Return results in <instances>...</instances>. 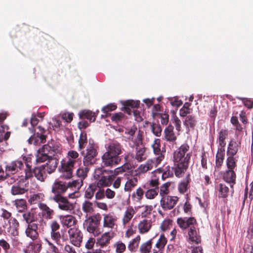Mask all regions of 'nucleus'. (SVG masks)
Wrapping results in <instances>:
<instances>
[{
  "mask_svg": "<svg viewBox=\"0 0 253 253\" xmlns=\"http://www.w3.org/2000/svg\"><path fill=\"white\" fill-rule=\"evenodd\" d=\"M62 152L61 145L59 142L52 139L47 140V143L39 148L36 155L37 162L47 161L45 164L42 165L48 173H51L56 169L58 160L54 157L56 154Z\"/></svg>",
  "mask_w": 253,
  "mask_h": 253,
  "instance_id": "f257e3e1",
  "label": "nucleus"
},
{
  "mask_svg": "<svg viewBox=\"0 0 253 253\" xmlns=\"http://www.w3.org/2000/svg\"><path fill=\"white\" fill-rule=\"evenodd\" d=\"M106 152L102 156L103 167H112L120 164L122 160L120 155L124 151L123 145L116 140H112L105 145Z\"/></svg>",
  "mask_w": 253,
  "mask_h": 253,
  "instance_id": "f03ea898",
  "label": "nucleus"
},
{
  "mask_svg": "<svg viewBox=\"0 0 253 253\" xmlns=\"http://www.w3.org/2000/svg\"><path fill=\"white\" fill-rule=\"evenodd\" d=\"M40 121L37 116L33 114L30 119V123L32 127L29 128L30 131L33 133L28 139L29 144H33L34 145L39 146L41 144L44 143L47 140L50 139L48 138V131L43 127L39 126L37 127L38 131H36L34 126H36Z\"/></svg>",
  "mask_w": 253,
  "mask_h": 253,
  "instance_id": "7ed1b4c3",
  "label": "nucleus"
},
{
  "mask_svg": "<svg viewBox=\"0 0 253 253\" xmlns=\"http://www.w3.org/2000/svg\"><path fill=\"white\" fill-rule=\"evenodd\" d=\"M101 219V216L98 213L88 216L84 222V227L94 236H97L102 232L100 228Z\"/></svg>",
  "mask_w": 253,
  "mask_h": 253,
  "instance_id": "20e7f679",
  "label": "nucleus"
},
{
  "mask_svg": "<svg viewBox=\"0 0 253 253\" xmlns=\"http://www.w3.org/2000/svg\"><path fill=\"white\" fill-rule=\"evenodd\" d=\"M23 217L27 223V227L25 230V233L27 237L32 240L36 239L39 237L38 232V224L34 223L36 220L34 213L33 212H26L23 213Z\"/></svg>",
  "mask_w": 253,
  "mask_h": 253,
  "instance_id": "39448f33",
  "label": "nucleus"
},
{
  "mask_svg": "<svg viewBox=\"0 0 253 253\" xmlns=\"http://www.w3.org/2000/svg\"><path fill=\"white\" fill-rule=\"evenodd\" d=\"M94 177L98 180L95 183L96 186L98 188L109 186L113 180V175H111L108 170H104L103 168H98L95 169Z\"/></svg>",
  "mask_w": 253,
  "mask_h": 253,
  "instance_id": "423d86ee",
  "label": "nucleus"
},
{
  "mask_svg": "<svg viewBox=\"0 0 253 253\" xmlns=\"http://www.w3.org/2000/svg\"><path fill=\"white\" fill-rule=\"evenodd\" d=\"M51 192L53 196L49 198V200L59 203L58 208L63 210V182L58 178L55 180L52 186Z\"/></svg>",
  "mask_w": 253,
  "mask_h": 253,
  "instance_id": "0eeeda50",
  "label": "nucleus"
},
{
  "mask_svg": "<svg viewBox=\"0 0 253 253\" xmlns=\"http://www.w3.org/2000/svg\"><path fill=\"white\" fill-rule=\"evenodd\" d=\"M192 156V151L190 150L189 146L184 143L174 151L173 159L174 163H181L189 164Z\"/></svg>",
  "mask_w": 253,
  "mask_h": 253,
  "instance_id": "6e6552de",
  "label": "nucleus"
},
{
  "mask_svg": "<svg viewBox=\"0 0 253 253\" xmlns=\"http://www.w3.org/2000/svg\"><path fill=\"white\" fill-rule=\"evenodd\" d=\"M67 229V232L64 233V241H69L74 246L80 247L83 240L81 231L77 227Z\"/></svg>",
  "mask_w": 253,
  "mask_h": 253,
  "instance_id": "1a4fd4ad",
  "label": "nucleus"
},
{
  "mask_svg": "<svg viewBox=\"0 0 253 253\" xmlns=\"http://www.w3.org/2000/svg\"><path fill=\"white\" fill-rule=\"evenodd\" d=\"M78 156V153L75 151L68 152V161L66 164L64 163V179H70L72 177L74 166Z\"/></svg>",
  "mask_w": 253,
  "mask_h": 253,
  "instance_id": "9d476101",
  "label": "nucleus"
},
{
  "mask_svg": "<svg viewBox=\"0 0 253 253\" xmlns=\"http://www.w3.org/2000/svg\"><path fill=\"white\" fill-rule=\"evenodd\" d=\"M97 154L96 146L94 144L89 142V144L86 149V153L84 157L83 164L84 166H88L95 163V157Z\"/></svg>",
  "mask_w": 253,
  "mask_h": 253,
  "instance_id": "9b49d317",
  "label": "nucleus"
},
{
  "mask_svg": "<svg viewBox=\"0 0 253 253\" xmlns=\"http://www.w3.org/2000/svg\"><path fill=\"white\" fill-rule=\"evenodd\" d=\"M178 200V198L177 196H167L161 198L160 205L164 210H170L174 208Z\"/></svg>",
  "mask_w": 253,
  "mask_h": 253,
  "instance_id": "f8f14e48",
  "label": "nucleus"
},
{
  "mask_svg": "<svg viewBox=\"0 0 253 253\" xmlns=\"http://www.w3.org/2000/svg\"><path fill=\"white\" fill-rule=\"evenodd\" d=\"M83 185L81 180L78 179L73 180L68 182H64V193H67L68 189H72L74 192L72 193H68V196L70 198L73 199L75 197V193Z\"/></svg>",
  "mask_w": 253,
  "mask_h": 253,
  "instance_id": "ddd939ff",
  "label": "nucleus"
},
{
  "mask_svg": "<svg viewBox=\"0 0 253 253\" xmlns=\"http://www.w3.org/2000/svg\"><path fill=\"white\" fill-rule=\"evenodd\" d=\"M160 141V139H155L153 143L152 144L154 154L156 156L153 160L156 161V164H160L165 157V151L161 150Z\"/></svg>",
  "mask_w": 253,
  "mask_h": 253,
  "instance_id": "4468645a",
  "label": "nucleus"
},
{
  "mask_svg": "<svg viewBox=\"0 0 253 253\" xmlns=\"http://www.w3.org/2000/svg\"><path fill=\"white\" fill-rule=\"evenodd\" d=\"M177 223L182 229H186L188 228L190 229L196 224V220L193 217H179L177 219Z\"/></svg>",
  "mask_w": 253,
  "mask_h": 253,
  "instance_id": "2eb2a0df",
  "label": "nucleus"
},
{
  "mask_svg": "<svg viewBox=\"0 0 253 253\" xmlns=\"http://www.w3.org/2000/svg\"><path fill=\"white\" fill-rule=\"evenodd\" d=\"M127 141L129 147L132 148L141 146L143 143V132L138 130L136 135L129 138Z\"/></svg>",
  "mask_w": 253,
  "mask_h": 253,
  "instance_id": "dca6fc26",
  "label": "nucleus"
},
{
  "mask_svg": "<svg viewBox=\"0 0 253 253\" xmlns=\"http://www.w3.org/2000/svg\"><path fill=\"white\" fill-rule=\"evenodd\" d=\"M115 236V233L112 230L105 232L97 240V244L101 247L107 246L110 240Z\"/></svg>",
  "mask_w": 253,
  "mask_h": 253,
  "instance_id": "f3484780",
  "label": "nucleus"
},
{
  "mask_svg": "<svg viewBox=\"0 0 253 253\" xmlns=\"http://www.w3.org/2000/svg\"><path fill=\"white\" fill-rule=\"evenodd\" d=\"M9 226L7 228V232L12 236H16L18 235V228L19 224L17 220L11 217L8 220Z\"/></svg>",
  "mask_w": 253,
  "mask_h": 253,
  "instance_id": "a211bd4d",
  "label": "nucleus"
},
{
  "mask_svg": "<svg viewBox=\"0 0 253 253\" xmlns=\"http://www.w3.org/2000/svg\"><path fill=\"white\" fill-rule=\"evenodd\" d=\"M103 216V227L113 229L116 226L117 217L111 214H104Z\"/></svg>",
  "mask_w": 253,
  "mask_h": 253,
  "instance_id": "6ab92c4d",
  "label": "nucleus"
},
{
  "mask_svg": "<svg viewBox=\"0 0 253 253\" xmlns=\"http://www.w3.org/2000/svg\"><path fill=\"white\" fill-rule=\"evenodd\" d=\"M23 166V163L21 161L12 162L9 165L6 166V173H7V172H10L11 174H14L18 171V169H21Z\"/></svg>",
  "mask_w": 253,
  "mask_h": 253,
  "instance_id": "aec40b11",
  "label": "nucleus"
},
{
  "mask_svg": "<svg viewBox=\"0 0 253 253\" xmlns=\"http://www.w3.org/2000/svg\"><path fill=\"white\" fill-rule=\"evenodd\" d=\"M236 174L234 170H226L223 174V180L230 184L232 188L235 183Z\"/></svg>",
  "mask_w": 253,
  "mask_h": 253,
  "instance_id": "412c9836",
  "label": "nucleus"
},
{
  "mask_svg": "<svg viewBox=\"0 0 253 253\" xmlns=\"http://www.w3.org/2000/svg\"><path fill=\"white\" fill-rule=\"evenodd\" d=\"M135 148V159L139 162L145 160L147 157L146 148L144 146L136 147Z\"/></svg>",
  "mask_w": 253,
  "mask_h": 253,
  "instance_id": "4be33fe9",
  "label": "nucleus"
},
{
  "mask_svg": "<svg viewBox=\"0 0 253 253\" xmlns=\"http://www.w3.org/2000/svg\"><path fill=\"white\" fill-rule=\"evenodd\" d=\"M159 164H156V161L153 159L148 160L145 163L140 165L138 168L139 172L144 173L151 170L154 166L156 167Z\"/></svg>",
  "mask_w": 253,
  "mask_h": 253,
  "instance_id": "5701e85b",
  "label": "nucleus"
},
{
  "mask_svg": "<svg viewBox=\"0 0 253 253\" xmlns=\"http://www.w3.org/2000/svg\"><path fill=\"white\" fill-rule=\"evenodd\" d=\"M152 222L151 219H144L138 224L139 232L141 234L148 232L152 226Z\"/></svg>",
  "mask_w": 253,
  "mask_h": 253,
  "instance_id": "b1692460",
  "label": "nucleus"
},
{
  "mask_svg": "<svg viewBox=\"0 0 253 253\" xmlns=\"http://www.w3.org/2000/svg\"><path fill=\"white\" fill-rule=\"evenodd\" d=\"M240 145V143L233 139L231 140L228 145L227 151V155L229 156H235L238 151Z\"/></svg>",
  "mask_w": 253,
  "mask_h": 253,
  "instance_id": "393cba45",
  "label": "nucleus"
},
{
  "mask_svg": "<svg viewBox=\"0 0 253 253\" xmlns=\"http://www.w3.org/2000/svg\"><path fill=\"white\" fill-rule=\"evenodd\" d=\"M188 236L189 241L196 244H199L201 242V237L199 233L197 231L195 226L191 227L188 231Z\"/></svg>",
  "mask_w": 253,
  "mask_h": 253,
  "instance_id": "a878e982",
  "label": "nucleus"
},
{
  "mask_svg": "<svg viewBox=\"0 0 253 253\" xmlns=\"http://www.w3.org/2000/svg\"><path fill=\"white\" fill-rule=\"evenodd\" d=\"M174 127L169 125L164 130L165 138L168 141L173 142L176 139V136L173 131Z\"/></svg>",
  "mask_w": 253,
  "mask_h": 253,
  "instance_id": "bb28decb",
  "label": "nucleus"
},
{
  "mask_svg": "<svg viewBox=\"0 0 253 253\" xmlns=\"http://www.w3.org/2000/svg\"><path fill=\"white\" fill-rule=\"evenodd\" d=\"M76 221L75 217L73 216L64 214V233L67 232V229L76 227Z\"/></svg>",
  "mask_w": 253,
  "mask_h": 253,
  "instance_id": "cd10ccee",
  "label": "nucleus"
},
{
  "mask_svg": "<svg viewBox=\"0 0 253 253\" xmlns=\"http://www.w3.org/2000/svg\"><path fill=\"white\" fill-rule=\"evenodd\" d=\"M137 183L138 178L137 177H127L125 185L124 190L126 192H130L137 185Z\"/></svg>",
  "mask_w": 253,
  "mask_h": 253,
  "instance_id": "c85d7f7f",
  "label": "nucleus"
},
{
  "mask_svg": "<svg viewBox=\"0 0 253 253\" xmlns=\"http://www.w3.org/2000/svg\"><path fill=\"white\" fill-rule=\"evenodd\" d=\"M46 171L45 169H43V168H42V165L39 167H35L33 169V173L35 177L41 181H43L46 178Z\"/></svg>",
  "mask_w": 253,
  "mask_h": 253,
  "instance_id": "c756f323",
  "label": "nucleus"
},
{
  "mask_svg": "<svg viewBox=\"0 0 253 253\" xmlns=\"http://www.w3.org/2000/svg\"><path fill=\"white\" fill-rule=\"evenodd\" d=\"M79 118L82 120L86 119L90 122H94L95 120V114L88 110L81 111L79 113Z\"/></svg>",
  "mask_w": 253,
  "mask_h": 253,
  "instance_id": "7c9ffc66",
  "label": "nucleus"
},
{
  "mask_svg": "<svg viewBox=\"0 0 253 253\" xmlns=\"http://www.w3.org/2000/svg\"><path fill=\"white\" fill-rule=\"evenodd\" d=\"M190 174H188L186 177L184 178L178 184V189L180 193L183 194L185 193L189 186L190 182Z\"/></svg>",
  "mask_w": 253,
  "mask_h": 253,
  "instance_id": "2f4dec72",
  "label": "nucleus"
},
{
  "mask_svg": "<svg viewBox=\"0 0 253 253\" xmlns=\"http://www.w3.org/2000/svg\"><path fill=\"white\" fill-rule=\"evenodd\" d=\"M176 166L175 169V174L177 177H181L182 174L186 170L188 167L189 164L175 163Z\"/></svg>",
  "mask_w": 253,
  "mask_h": 253,
  "instance_id": "473e14b6",
  "label": "nucleus"
},
{
  "mask_svg": "<svg viewBox=\"0 0 253 253\" xmlns=\"http://www.w3.org/2000/svg\"><path fill=\"white\" fill-rule=\"evenodd\" d=\"M228 134V132L227 129H222L219 132L217 140L219 146L220 147V148L224 149L226 144L225 139L227 138Z\"/></svg>",
  "mask_w": 253,
  "mask_h": 253,
  "instance_id": "72a5a7b5",
  "label": "nucleus"
},
{
  "mask_svg": "<svg viewBox=\"0 0 253 253\" xmlns=\"http://www.w3.org/2000/svg\"><path fill=\"white\" fill-rule=\"evenodd\" d=\"M39 208L42 210L41 214L42 216H45L46 218L50 219L51 218V215L53 213V210L49 209L48 207L45 204L40 203ZM39 215H41V212L39 213Z\"/></svg>",
  "mask_w": 253,
  "mask_h": 253,
  "instance_id": "f704fd0d",
  "label": "nucleus"
},
{
  "mask_svg": "<svg viewBox=\"0 0 253 253\" xmlns=\"http://www.w3.org/2000/svg\"><path fill=\"white\" fill-rule=\"evenodd\" d=\"M135 211L132 207L127 208L123 218V223L124 225H126L130 221L135 214Z\"/></svg>",
  "mask_w": 253,
  "mask_h": 253,
  "instance_id": "c9c22d12",
  "label": "nucleus"
},
{
  "mask_svg": "<svg viewBox=\"0 0 253 253\" xmlns=\"http://www.w3.org/2000/svg\"><path fill=\"white\" fill-rule=\"evenodd\" d=\"M63 120V114H60L58 116L55 117L52 119V122L49 124L55 131H58L60 130V126H61L62 121Z\"/></svg>",
  "mask_w": 253,
  "mask_h": 253,
  "instance_id": "e433bc0d",
  "label": "nucleus"
},
{
  "mask_svg": "<svg viewBox=\"0 0 253 253\" xmlns=\"http://www.w3.org/2000/svg\"><path fill=\"white\" fill-rule=\"evenodd\" d=\"M224 149L218 148V151L216 155L215 168L219 169L222 166L225 155Z\"/></svg>",
  "mask_w": 253,
  "mask_h": 253,
  "instance_id": "4c0bfd02",
  "label": "nucleus"
},
{
  "mask_svg": "<svg viewBox=\"0 0 253 253\" xmlns=\"http://www.w3.org/2000/svg\"><path fill=\"white\" fill-rule=\"evenodd\" d=\"M97 188L95 183L90 184L85 191L84 198L87 199H91L93 197L94 192L97 190Z\"/></svg>",
  "mask_w": 253,
  "mask_h": 253,
  "instance_id": "58836bf2",
  "label": "nucleus"
},
{
  "mask_svg": "<svg viewBox=\"0 0 253 253\" xmlns=\"http://www.w3.org/2000/svg\"><path fill=\"white\" fill-rule=\"evenodd\" d=\"M82 210L86 213V217H88V214L91 213L94 211L93 203L88 200H85L82 204Z\"/></svg>",
  "mask_w": 253,
  "mask_h": 253,
  "instance_id": "ea45409f",
  "label": "nucleus"
},
{
  "mask_svg": "<svg viewBox=\"0 0 253 253\" xmlns=\"http://www.w3.org/2000/svg\"><path fill=\"white\" fill-rule=\"evenodd\" d=\"M88 166H84L79 168L77 170V175L78 177V180H81L83 182V180L87 176V173L89 171Z\"/></svg>",
  "mask_w": 253,
  "mask_h": 253,
  "instance_id": "a19ab883",
  "label": "nucleus"
},
{
  "mask_svg": "<svg viewBox=\"0 0 253 253\" xmlns=\"http://www.w3.org/2000/svg\"><path fill=\"white\" fill-rule=\"evenodd\" d=\"M138 131V130H137V127L134 126H133L130 127L126 128L125 130V134L126 135L125 138L126 139V141H128L129 138L130 139V138L136 135Z\"/></svg>",
  "mask_w": 253,
  "mask_h": 253,
  "instance_id": "79ce46f5",
  "label": "nucleus"
},
{
  "mask_svg": "<svg viewBox=\"0 0 253 253\" xmlns=\"http://www.w3.org/2000/svg\"><path fill=\"white\" fill-rule=\"evenodd\" d=\"M38 237L35 240H32L33 242H30L29 246L31 247V249L35 253H39L42 249V244L40 240H38Z\"/></svg>",
  "mask_w": 253,
  "mask_h": 253,
  "instance_id": "37998d69",
  "label": "nucleus"
},
{
  "mask_svg": "<svg viewBox=\"0 0 253 253\" xmlns=\"http://www.w3.org/2000/svg\"><path fill=\"white\" fill-rule=\"evenodd\" d=\"M237 158L235 156H229L226 160V166L228 170H234L236 169L237 162Z\"/></svg>",
  "mask_w": 253,
  "mask_h": 253,
  "instance_id": "c03bdc74",
  "label": "nucleus"
},
{
  "mask_svg": "<svg viewBox=\"0 0 253 253\" xmlns=\"http://www.w3.org/2000/svg\"><path fill=\"white\" fill-rule=\"evenodd\" d=\"M219 197L226 198L228 196L229 188L224 183H220L217 187Z\"/></svg>",
  "mask_w": 253,
  "mask_h": 253,
  "instance_id": "a18cd8bd",
  "label": "nucleus"
},
{
  "mask_svg": "<svg viewBox=\"0 0 253 253\" xmlns=\"http://www.w3.org/2000/svg\"><path fill=\"white\" fill-rule=\"evenodd\" d=\"M159 188L155 187L148 189L145 193V196L148 199H153L159 193Z\"/></svg>",
  "mask_w": 253,
  "mask_h": 253,
  "instance_id": "49530a36",
  "label": "nucleus"
},
{
  "mask_svg": "<svg viewBox=\"0 0 253 253\" xmlns=\"http://www.w3.org/2000/svg\"><path fill=\"white\" fill-rule=\"evenodd\" d=\"M139 105V101H134L132 100H129L126 102L125 104V107L126 111L128 112V114L130 113L131 108H137Z\"/></svg>",
  "mask_w": 253,
  "mask_h": 253,
  "instance_id": "de8ad7c7",
  "label": "nucleus"
},
{
  "mask_svg": "<svg viewBox=\"0 0 253 253\" xmlns=\"http://www.w3.org/2000/svg\"><path fill=\"white\" fill-rule=\"evenodd\" d=\"M26 190L20 187L17 183L13 185L11 189V193L13 195H21L25 193Z\"/></svg>",
  "mask_w": 253,
  "mask_h": 253,
  "instance_id": "09e8293b",
  "label": "nucleus"
},
{
  "mask_svg": "<svg viewBox=\"0 0 253 253\" xmlns=\"http://www.w3.org/2000/svg\"><path fill=\"white\" fill-rule=\"evenodd\" d=\"M64 133L67 141L70 148H73L74 146V136L73 133L69 129L64 130Z\"/></svg>",
  "mask_w": 253,
  "mask_h": 253,
  "instance_id": "8fccbe9b",
  "label": "nucleus"
},
{
  "mask_svg": "<svg viewBox=\"0 0 253 253\" xmlns=\"http://www.w3.org/2000/svg\"><path fill=\"white\" fill-rule=\"evenodd\" d=\"M51 237L52 239L54 240L56 243L59 246H60V248H62V244L60 242V239H62L63 241V234L61 236L59 232L58 231H51Z\"/></svg>",
  "mask_w": 253,
  "mask_h": 253,
  "instance_id": "3c124183",
  "label": "nucleus"
},
{
  "mask_svg": "<svg viewBox=\"0 0 253 253\" xmlns=\"http://www.w3.org/2000/svg\"><path fill=\"white\" fill-rule=\"evenodd\" d=\"M170 185V182H167L160 187V195L161 196V198L168 196V194L169 192V188Z\"/></svg>",
  "mask_w": 253,
  "mask_h": 253,
  "instance_id": "603ef678",
  "label": "nucleus"
},
{
  "mask_svg": "<svg viewBox=\"0 0 253 253\" xmlns=\"http://www.w3.org/2000/svg\"><path fill=\"white\" fill-rule=\"evenodd\" d=\"M126 169V166L125 164L122 165L121 167L116 168L114 170H108V172L110 173L111 175H113V179L115 176L120 174H122L125 172Z\"/></svg>",
  "mask_w": 253,
  "mask_h": 253,
  "instance_id": "864d4df0",
  "label": "nucleus"
},
{
  "mask_svg": "<svg viewBox=\"0 0 253 253\" xmlns=\"http://www.w3.org/2000/svg\"><path fill=\"white\" fill-rule=\"evenodd\" d=\"M151 131L152 133L157 137L161 135L162 128L160 124L153 123L151 126Z\"/></svg>",
  "mask_w": 253,
  "mask_h": 253,
  "instance_id": "5fc2aeb1",
  "label": "nucleus"
},
{
  "mask_svg": "<svg viewBox=\"0 0 253 253\" xmlns=\"http://www.w3.org/2000/svg\"><path fill=\"white\" fill-rule=\"evenodd\" d=\"M87 143L86 134L85 132H82L80 134L79 140V148L83 149L84 148Z\"/></svg>",
  "mask_w": 253,
  "mask_h": 253,
  "instance_id": "6e6d98bb",
  "label": "nucleus"
},
{
  "mask_svg": "<svg viewBox=\"0 0 253 253\" xmlns=\"http://www.w3.org/2000/svg\"><path fill=\"white\" fill-rule=\"evenodd\" d=\"M144 195V191L141 187L138 188L136 191L132 194V198L137 202H140Z\"/></svg>",
  "mask_w": 253,
  "mask_h": 253,
  "instance_id": "4d7b16f0",
  "label": "nucleus"
},
{
  "mask_svg": "<svg viewBox=\"0 0 253 253\" xmlns=\"http://www.w3.org/2000/svg\"><path fill=\"white\" fill-rule=\"evenodd\" d=\"M167 242V241L165 236L163 234L161 235L158 241L156 244V247L158 249V251H160L164 248Z\"/></svg>",
  "mask_w": 253,
  "mask_h": 253,
  "instance_id": "13d9d810",
  "label": "nucleus"
},
{
  "mask_svg": "<svg viewBox=\"0 0 253 253\" xmlns=\"http://www.w3.org/2000/svg\"><path fill=\"white\" fill-rule=\"evenodd\" d=\"M196 121L195 117L191 115L188 116L184 122V124L186 126H189L193 127L196 125Z\"/></svg>",
  "mask_w": 253,
  "mask_h": 253,
  "instance_id": "bf43d9fd",
  "label": "nucleus"
},
{
  "mask_svg": "<svg viewBox=\"0 0 253 253\" xmlns=\"http://www.w3.org/2000/svg\"><path fill=\"white\" fill-rule=\"evenodd\" d=\"M151 246V241L150 240L142 244L140 247V250L142 253H148L150 251Z\"/></svg>",
  "mask_w": 253,
  "mask_h": 253,
  "instance_id": "052dcab7",
  "label": "nucleus"
},
{
  "mask_svg": "<svg viewBox=\"0 0 253 253\" xmlns=\"http://www.w3.org/2000/svg\"><path fill=\"white\" fill-rule=\"evenodd\" d=\"M116 248V251L117 253H123L126 249V245L122 242L119 241L114 244Z\"/></svg>",
  "mask_w": 253,
  "mask_h": 253,
  "instance_id": "680f3d73",
  "label": "nucleus"
},
{
  "mask_svg": "<svg viewBox=\"0 0 253 253\" xmlns=\"http://www.w3.org/2000/svg\"><path fill=\"white\" fill-rule=\"evenodd\" d=\"M140 238L139 236L136 237L135 238L133 239L132 241H131L128 246V249L130 251H133L136 247L138 246V242Z\"/></svg>",
  "mask_w": 253,
  "mask_h": 253,
  "instance_id": "e2e57ef3",
  "label": "nucleus"
},
{
  "mask_svg": "<svg viewBox=\"0 0 253 253\" xmlns=\"http://www.w3.org/2000/svg\"><path fill=\"white\" fill-rule=\"evenodd\" d=\"M79 247L71 245L66 244L64 246V253H77V250Z\"/></svg>",
  "mask_w": 253,
  "mask_h": 253,
  "instance_id": "0e129e2a",
  "label": "nucleus"
},
{
  "mask_svg": "<svg viewBox=\"0 0 253 253\" xmlns=\"http://www.w3.org/2000/svg\"><path fill=\"white\" fill-rule=\"evenodd\" d=\"M172 123L175 125L176 129L179 131L181 130V121L179 118L175 115L173 114L172 118L171 120Z\"/></svg>",
  "mask_w": 253,
  "mask_h": 253,
  "instance_id": "69168bd1",
  "label": "nucleus"
},
{
  "mask_svg": "<svg viewBox=\"0 0 253 253\" xmlns=\"http://www.w3.org/2000/svg\"><path fill=\"white\" fill-rule=\"evenodd\" d=\"M168 99L172 106L178 107L182 104V101L179 100L177 97H170Z\"/></svg>",
  "mask_w": 253,
  "mask_h": 253,
  "instance_id": "338daca9",
  "label": "nucleus"
},
{
  "mask_svg": "<svg viewBox=\"0 0 253 253\" xmlns=\"http://www.w3.org/2000/svg\"><path fill=\"white\" fill-rule=\"evenodd\" d=\"M1 247L4 251V253H9V250L10 249L9 244L4 239H2L0 240V248Z\"/></svg>",
  "mask_w": 253,
  "mask_h": 253,
  "instance_id": "774afa93",
  "label": "nucleus"
}]
</instances>
